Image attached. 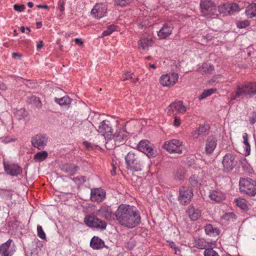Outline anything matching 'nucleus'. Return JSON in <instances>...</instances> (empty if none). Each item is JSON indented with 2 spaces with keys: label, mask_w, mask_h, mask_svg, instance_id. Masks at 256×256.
<instances>
[{
  "label": "nucleus",
  "mask_w": 256,
  "mask_h": 256,
  "mask_svg": "<svg viewBox=\"0 0 256 256\" xmlns=\"http://www.w3.org/2000/svg\"><path fill=\"white\" fill-rule=\"evenodd\" d=\"M173 26L170 23H166L158 32V36L160 39H164L172 34Z\"/></svg>",
  "instance_id": "nucleus-21"
},
{
  "label": "nucleus",
  "mask_w": 256,
  "mask_h": 256,
  "mask_svg": "<svg viewBox=\"0 0 256 256\" xmlns=\"http://www.w3.org/2000/svg\"><path fill=\"white\" fill-rule=\"evenodd\" d=\"M107 7L105 4H97L91 10V14L98 19H100L106 16Z\"/></svg>",
  "instance_id": "nucleus-16"
},
{
  "label": "nucleus",
  "mask_w": 256,
  "mask_h": 256,
  "mask_svg": "<svg viewBox=\"0 0 256 256\" xmlns=\"http://www.w3.org/2000/svg\"><path fill=\"white\" fill-rule=\"evenodd\" d=\"M138 150L145 154L149 158L156 157V150L154 148L152 145L147 140L140 141L138 145Z\"/></svg>",
  "instance_id": "nucleus-11"
},
{
  "label": "nucleus",
  "mask_w": 256,
  "mask_h": 256,
  "mask_svg": "<svg viewBox=\"0 0 256 256\" xmlns=\"http://www.w3.org/2000/svg\"><path fill=\"white\" fill-rule=\"evenodd\" d=\"M115 217L120 225L128 228L136 226L141 221L139 211L128 204H120L115 212Z\"/></svg>",
  "instance_id": "nucleus-1"
},
{
  "label": "nucleus",
  "mask_w": 256,
  "mask_h": 256,
  "mask_svg": "<svg viewBox=\"0 0 256 256\" xmlns=\"http://www.w3.org/2000/svg\"><path fill=\"white\" fill-rule=\"evenodd\" d=\"M128 132L123 128L118 130L114 135H112V138H114L116 142L120 144L124 142L128 138Z\"/></svg>",
  "instance_id": "nucleus-24"
},
{
  "label": "nucleus",
  "mask_w": 256,
  "mask_h": 256,
  "mask_svg": "<svg viewBox=\"0 0 256 256\" xmlns=\"http://www.w3.org/2000/svg\"><path fill=\"white\" fill-rule=\"evenodd\" d=\"M98 212L100 216L108 220H114L116 218L115 212L114 213L111 207L107 205H102Z\"/></svg>",
  "instance_id": "nucleus-17"
},
{
  "label": "nucleus",
  "mask_w": 256,
  "mask_h": 256,
  "mask_svg": "<svg viewBox=\"0 0 256 256\" xmlns=\"http://www.w3.org/2000/svg\"><path fill=\"white\" fill-rule=\"evenodd\" d=\"M139 47L143 50H148L150 46H152L153 41L151 38H143L139 41Z\"/></svg>",
  "instance_id": "nucleus-27"
},
{
  "label": "nucleus",
  "mask_w": 256,
  "mask_h": 256,
  "mask_svg": "<svg viewBox=\"0 0 256 256\" xmlns=\"http://www.w3.org/2000/svg\"><path fill=\"white\" fill-rule=\"evenodd\" d=\"M209 196L212 200L215 202H219L222 200V198L220 196L218 195L216 192L212 191L210 192Z\"/></svg>",
  "instance_id": "nucleus-44"
},
{
  "label": "nucleus",
  "mask_w": 256,
  "mask_h": 256,
  "mask_svg": "<svg viewBox=\"0 0 256 256\" xmlns=\"http://www.w3.org/2000/svg\"><path fill=\"white\" fill-rule=\"evenodd\" d=\"M132 0H115L114 2L116 5L120 6H124L132 2Z\"/></svg>",
  "instance_id": "nucleus-47"
},
{
  "label": "nucleus",
  "mask_w": 256,
  "mask_h": 256,
  "mask_svg": "<svg viewBox=\"0 0 256 256\" xmlns=\"http://www.w3.org/2000/svg\"><path fill=\"white\" fill-rule=\"evenodd\" d=\"M14 10L18 12H22L25 8V6L23 4H16L14 6Z\"/></svg>",
  "instance_id": "nucleus-50"
},
{
  "label": "nucleus",
  "mask_w": 256,
  "mask_h": 256,
  "mask_svg": "<svg viewBox=\"0 0 256 256\" xmlns=\"http://www.w3.org/2000/svg\"><path fill=\"white\" fill-rule=\"evenodd\" d=\"M214 69V66L209 63H204L202 64V68H200V71L202 73L206 74L210 73V72L213 70Z\"/></svg>",
  "instance_id": "nucleus-37"
},
{
  "label": "nucleus",
  "mask_w": 256,
  "mask_h": 256,
  "mask_svg": "<svg viewBox=\"0 0 256 256\" xmlns=\"http://www.w3.org/2000/svg\"><path fill=\"white\" fill-rule=\"evenodd\" d=\"M61 170L68 174L74 176L80 170V168L74 164L66 163L62 166Z\"/></svg>",
  "instance_id": "nucleus-23"
},
{
  "label": "nucleus",
  "mask_w": 256,
  "mask_h": 256,
  "mask_svg": "<svg viewBox=\"0 0 256 256\" xmlns=\"http://www.w3.org/2000/svg\"><path fill=\"white\" fill-rule=\"evenodd\" d=\"M12 240H8L6 242L0 246V254L2 256H12L15 250L10 247Z\"/></svg>",
  "instance_id": "nucleus-19"
},
{
  "label": "nucleus",
  "mask_w": 256,
  "mask_h": 256,
  "mask_svg": "<svg viewBox=\"0 0 256 256\" xmlns=\"http://www.w3.org/2000/svg\"><path fill=\"white\" fill-rule=\"evenodd\" d=\"M106 196V192L100 188L91 190L90 199L94 202H100L103 201Z\"/></svg>",
  "instance_id": "nucleus-18"
},
{
  "label": "nucleus",
  "mask_w": 256,
  "mask_h": 256,
  "mask_svg": "<svg viewBox=\"0 0 256 256\" xmlns=\"http://www.w3.org/2000/svg\"><path fill=\"white\" fill-rule=\"evenodd\" d=\"M218 10L220 13L224 14H228V12L226 10L225 4L218 6Z\"/></svg>",
  "instance_id": "nucleus-49"
},
{
  "label": "nucleus",
  "mask_w": 256,
  "mask_h": 256,
  "mask_svg": "<svg viewBox=\"0 0 256 256\" xmlns=\"http://www.w3.org/2000/svg\"><path fill=\"white\" fill-rule=\"evenodd\" d=\"M37 233L38 236L42 240H45L46 238V234L44 232L42 226L38 225L37 226Z\"/></svg>",
  "instance_id": "nucleus-46"
},
{
  "label": "nucleus",
  "mask_w": 256,
  "mask_h": 256,
  "mask_svg": "<svg viewBox=\"0 0 256 256\" xmlns=\"http://www.w3.org/2000/svg\"><path fill=\"white\" fill-rule=\"evenodd\" d=\"M240 190L250 196L256 194V182L250 178H240Z\"/></svg>",
  "instance_id": "nucleus-4"
},
{
  "label": "nucleus",
  "mask_w": 256,
  "mask_h": 256,
  "mask_svg": "<svg viewBox=\"0 0 256 256\" xmlns=\"http://www.w3.org/2000/svg\"><path fill=\"white\" fill-rule=\"evenodd\" d=\"M90 246L94 250L102 248L104 246V242L98 236H94L90 242Z\"/></svg>",
  "instance_id": "nucleus-26"
},
{
  "label": "nucleus",
  "mask_w": 256,
  "mask_h": 256,
  "mask_svg": "<svg viewBox=\"0 0 256 256\" xmlns=\"http://www.w3.org/2000/svg\"><path fill=\"white\" fill-rule=\"evenodd\" d=\"M246 14L250 18L256 17V3L250 5L246 9Z\"/></svg>",
  "instance_id": "nucleus-31"
},
{
  "label": "nucleus",
  "mask_w": 256,
  "mask_h": 256,
  "mask_svg": "<svg viewBox=\"0 0 256 256\" xmlns=\"http://www.w3.org/2000/svg\"><path fill=\"white\" fill-rule=\"evenodd\" d=\"M132 74H130L128 72L127 74H126L125 76L122 78V79L123 81H125L128 79H132Z\"/></svg>",
  "instance_id": "nucleus-55"
},
{
  "label": "nucleus",
  "mask_w": 256,
  "mask_h": 256,
  "mask_svg": "<svg viewBox=\"0 0 256 256\" xmlns=\"http://www.w3.org/2000/svg\"><path fill=\"white\" fill-rule=\"evenodd\" d=\"M80 128V132L86 136H89L92 132L91 127L92 125L89 122L82 124Z\"/></svg>",
  "instance_id": "nucleus-33"
},
{
  "label": "nucleus",
  "mask_w": 256,
  "mask_h": 256,
  "mask_svg": "<svg viewBox=\"0 0 256 256\" xmlns=\"http://www.w3.org/2000/svg\"><path fill=\"white\" fill-rule=\"evenodd\" d=\"M208 128L204 125L200 126L198 128L192 132L194 138H204L208 134Z\"/></svg>",
  "instance_id": "nucleus-22"
},
{
  "label": "nucleus",
  "mask_w": 256,
  "mask_h": 256,
  "mask_svg": "<svg viewBox=\"0 0 256 256\" xmlns=\"http://www.w3.org/2000/svg\"><path fill=\"white\" fill-rule=\"evenodd\" d=\"M83 144L88 149H91L92 148V144L88 142H84Z\"/></svg>",
  "instance_id": "nucleus-58"
},
{
  "label": "nucleus",
  "mask_w": 256,
  "mask_h": 256,
  "mask_svg": "<svg viewBox=\"0 0 256 256\" xmlns=\"http://www.w3.org/2000/svg\"><path fill=\"white\" fill-rule=\"evenodd\" d=\"M251 124H253L256 122V112H252L250 118Z\"/></svg>",
  "instance_id": "nucleus-52"
},
{
  "label": "nucleus",
  "mask_w": 256,
  "mask_h": 256,
  "mask_svg": "<svg viewBox=\"0 0 256 256\" xmlns=\"http://www.w3.org/2000/svg\"><path fill=\"white\" fill-rule=\"evenodd\" d=\"M186 109L185 106L182 104V102H174L170 104L166 108V112L168 115L176 116L177 113L184 114Z\"/></svg>",
  "instance_id": "nucleus-12"
},
{
  "label": "nucleus",
  "mask_w": 256,
  "mask_h": 256,
  "mask_svg": "<svg viewBox=\"0 0 256 256\" xmlns=\"http://www.w3.org/2000/svg\"><path fill=\"white\" fill-rule=\"evenodd\" d=\"M43 46L42 41H39L36 44L37 50H40Z\"/></svg>",
  "instance_id": "nucleus-60"
},
{
  "label": "nucleus",
  "mask_w": 256,
  "mask_h": 256,
  "mask_svg": "<svg viewBox=\"0 0 256 256\" xmlns=\"http://www.w3.org/2000/svg\"><path fill=\"white\" fill-rule=\"evenodd\" d=\"M125 160L128 170L132 172H140L143 167V162L140 160L137 153L130 151L125 156Z\"/></svg>",
  "instance_id": "nucleus-3"
},
{
  "label": "nucleus",
  "mask_w": 256,
  "mask_h": 256,
  "mask_svg": "<svg viewBox=\"0 0 256 256\" xmlns=\"http://www.w3.org/2000/svg\"><path fill=\"white\" fill-rule=\"evenodd\" d=\"M204 256H219L217 252L212 248H207L204 252Z\"/></svg>",
  "instance_id": "nucleus-45"
},
{
  "label": "nucleus",
  "mask_w": 256,
  "mask_h": 256,
  "mask_svg": "<svg viewBox=\"0 0 256 256\" xmlns=\"http://www.w3.org/2000/svg\"><path fill=\"white\" fill-rule=\"evenodd\" d=\"M72 180L78 185L81 186L86 182V177L82 176L72 178Z\"/></svg>",
  "instance_id": "nucleus-43"
},
{
  "label": "nucleus",
  "mask_w": 256,
  "mask_h": 256,
  "mask_svg": "<svg viewBox=\"0 0 256 256\" xmlns=\"http://www.w3.org/2000/svg\"><path fill=\"white\" fill-rule=\"evenodd\" d=\"M206 233L210 236H215L218 234V230L212 226L210 224L205 226Z\"/></svg>",
  "instance_id": "nucleus-32"
},
{
  "label": "nucleus",
  "mask_w": 256,
  "mask_h": 256,
  "mask_svg": "<svg viewBox=\"0 0 256 256\" xmlns=\"http://www.w3.org/2000/svg\"><path fill=\"white\" fill-rule=\"evenodd\" d=\"M31 142L34 147L38 150H42L47 144L48 138L45 134H38L32 137Z\"/></svg>",
  "instance_id": "nucleus-13"
},
{
  "label": "nucleus",
  "mask_w": 256,
  "mask_h": 256,
  "mask_svg": "<svg viewBox=\"0 0 256 256\" xmlns=\"http://www.w3.org/2000/svg\"><path fill=\"white\" fill-rule=\"evenodd\" d=\"M238 161L236 156L233 154H226L223 158L222 164L224 166V172L232 171L236 166Z\"/></svg>",
  "instance_id": "nucleus-8"
},
{
  "label": "nucleus",
  "mask_w": 256,
  "mask_h": 256,
  "mask_svg": "<svg viewBox=\"0 0 256 256\" xmlns=\"http://www.w3.org/2000/svg\"><path fill=\"white\" fill-rule=\"evenodd\" d=\"M84 222L89 227L101 230H105L107 226L106 223L104 221L94 216H86L84 219Z\"/></svg>",
  "instance_id": "nucleus-7"
},
{
  "label": "nucleus",
  "mask_w": 256,
  "mask_h": 256,
  "mask_svg": "<svg viewBox=\"0 0 256 256\" xmlns=\"http://www.w3.org/2000/svg\"><path fill=\"white\" fill-rule=\"evenodd\" d=\"M48 156L46 151H42L37 152L34 156V159L36 162H42L45 160Z\"/></svg>",
  "instance_id": "nucleus-36"
},
{
  "label": "nucleus",
  "mask_w": 256,
  "mask_h": 256,
  "mask_svg": "<svg viewBox=\"0 0 256 256\" xmlns=\"http://www.w3.org/2000/svg\"><path fill=\"white\" fill-rule=\"evenodd\" d=\"M37 7L38 8H43L46 10L48 9V6L47 5H42V4H39L37 6Z\"/></svg>",
  "instance_id": "nucleus-62"
},
{
  "label": "nucleus",
  "mask_w": 256,
  "mask_h": 256,
  "mask_svg": "<svg viewBox=\"0 0 256 256\" xmlns=\"http://www.w3.org/2000/svg\"><path fill=\"white\" fill-rule=\"evenodd\" d=\"M256 95V82H246L238 85L236 92L231 98L232 100L240 101L244 98H250Z\"/></svg>",
  "instance_id": "nucleus-2"
},
{
  "label": "nucleus",
  "mask_w": 256,
  "mask_h": 256,
  "mask_svg": "<svg viewBox=\"0 0 256 256\" xmlns=\"http://www.w3.org/2000/svg\"><path fill=\"white\" fill-rule=\"evenodd\" d=\"M112 128L110 121L107 120H103L98 127V132L102 134L98 136L100 137L102 140H111L112 134Z\"/></svg>",
  "instance_id": "nucleus-9"
},
{
  "label": "nucleus",
  "mask_w": 256,
  "mask_h": 256,
  "mask_svg": "<svg viewBox=\"0 0 256 256\" xmlns=\"http://www.w3.org/2000/svg\"><path fill=\"white\" fill-rule=\"evenodd\" d=\"M200 12L202 16L210 17L216 12V5L211 0H202L200 2Z\"/></svg>",
  "instance_id": "nucleus-6"
},
{
  "label": "nucleus",
  "mask_w": 256,
  "mask_h": 256,
  "mask_svg": "<svg viewBox=\"0 0 256 256\" xmlns=\"http://www.w3.org/2000/svg\"><path fill=\"white\" fill-rule=\"evenodd\" d=\"M192 196L193 191L190 186H183L180 188L178 200L182 205L188 204Z\"/></svg>",
  "instance_id": "nucleus-10"
},
{
  "label": "nucleus",
  "mask_w": 256,
  "mask_h": 256,
  "mask_svg": "<svg viewBox=\"0 0 256 256\" xmlns=\"http://www.w3.org/2000/svg\"><path fill=\"white\" fill-rule=\"evenodd\" d=\"M178 75L177 73L166 74L160 76V83L163 86H172L178 82Z\"/></svg>",
  "instance_id": "nucleus-14"
},
{
  "label": "nucleus",
  "mask_w": 256,
  "mask_h": 256,
  "mask_svg": "<svg viewBox=\"0 0 256 256\" xmlns=\"http://www.w3.org/2000/svg\"><path fill=\"white\" fill-rule=\"evenodd\" d=\"M12 56L14 58H18V60L21 58V55L16 52L12 53Z\"/></svg>",
  "instance_id": "nucleus-59"
},
{
  "label": "nucleus",
  "mask_w": 256,
  "mask_h": 256,
  "mask_svg": "<svg viewBox=\"0 0 256 256\" xmlns=\"http://www.w3.org/2000/svg\"><path fill=\"white\" fill-rule=\"evenodd\" d=\"M195 177L194 176L193 177H191L190 179V182L192 186H196L198 184V182L196 181L194 179Z\"/></svg>",
  "instance_id": "nucleus-57"
},
{
  "label": "nucleus",
  "mask_w": 256,
  "mask_h": 256,
  "mask_svg": "<svg viewBox=\"0 0 256 256\" xmlns=\"http://www.w3.org/2000/svg\"><path fill=\"white\" fill-rule=\"evenodd\" d=\"M116 26L114 24L109 26L107 29L103 32L102 34V36L104 37L110 35L113 32L116 30Z\"/></svg>",
  "instance_id": "nucleus-42"
},
{
  "label": "nucleus",
  "mask_w": 256,
  "mask_h": 256,
  "mask_svg": "<svg viewBox=\"0 0 256 256\" xmlns=\"http://www.w3.org/2000/svg\"><path fill=\"white\" fill-rule=\"evenodd\" d=\"M244 154L246 156H248L250 154V144H247L244 145Z\"/></svg>",
  "instance_id": "nucleus-51"
},
{
  "label": "nucleus",
  "mask_w": 256,
  "mask_h": 256,
  "mask_svg": "<svg viewBox=\"0 0 256 256\" xmlns=\"http://www.w3.org/2000/svg\"><path fill=\"white\" fill-rule=\"evenodd\" d=\"M36 24L38 26V28H41V26H42V22H36Z\"/></svg>",
  "instance_id": "nucleus-63"
},
{
  "label": "nucleus",
  "mask_w": 256,
  "mask_h": 256,
  "mask_svg": "<svg viewBox=\"0 0 256 256\" xmlns=\"http://www.w3.org/2000/svg\"><path fill=\"white\" fill-rule=\"evenodd\" d=\"M58 8L62 12H64V2L63 1L60 0L58 2Z\"/></svg>",
  "instance_id": "nucleus-53"
},
{
  "label": "nucleus",
  "mask_w": 256,
  "mask_h": 256,
  "mask_svg": "<svg viewBox=\"0 0 256 256\" xmlns=\"http://www.w3.org/2000/svg\"><path fill=\"white\" fill-rule=\"evenodd\" d=\"M0 194L6 197L7 200H10L12 198L13 192L12 190L2 189L0 191Z\"/></svg>",
  "instance_id": "nucleus-40"
},
{
  "label": "nucleus",
  "mask_w": 256,
  "mask_h": 256,
  "mask_svg": "<svg viewBox=\"0 0 256 256\" xmlns=\"http://www.w3.org/2000/svg\"><path fill=\"white\" fill-rule=\"evenodd\" d=\"M4 170L8 175L16 176L22 172V168L17 164L4 162Z\"/></svg>",
  "instance_id": "nucleus-15"
},
{
  "label": "nucleus",
  "mask_w": 256,
  "mask_h": 256,
  "mask_svg": "<svg viewBox=\"0 0 256 256\" xmlns=\"http://www.w3.org/2000/svg\"><path fill=\"white\" fill-rule=\"evenodd\" d=\"M27 113L25 110L24 108H20L17 110L15 112V116L16 118L18 120H22L26 116Z\"/></svg>",
  "instance_id": "nucleus-41"
},
{
  "label": "nucleus",
  "mask_w": 256,
  "mask_h": 256,
  "mask_svg": "<svg viewBox=\"0 0 256 256\" xmlns=\"http://www.w3.org/2000/svg\"><path fill=\"white\" fill-rule=\"evenodd\" d=\"M250 25L248 20H245L244 21H240L237 22V26L238 28H246Z\"/></svg>",
  "instance_id": "nucleus-48"
},
{
  "label": "nucleus",
  "mask_w": 256,
  "mask_h": 256,
  "mask_svg": "<svg viewBox=\"0 0 256 256\" xmlns=\"http://www.w3.org/2000/svg\"><path fill=\"white\" fill-rule=\"evenodd\" d=\"M226 10L228 12V14L231 15L234 13L238 12L240 8L238 5L236 3L226 2L225 3Z\"/></svg>",
  "instance_id": "nucleus-29"
},
{
  "label": "nucleus",
  "mask_w": 256,
  "mask_h": 256,
  "mask_svg": "<svg viewBox=\"0 0 256 256\" xmlns=\"http://www.w3.org/2000/svg\"><path fill=\"white\" fill-rule=\"evenodd\" d=\"M74 42L76 44L80 45V46L82 45V42L81 40H80L78 38H76L74 40Z\"/></svg>",
  "instance_id": "nucleus-61"
},
{
  "label": "nucleus",
  "mask_w": 256,
  "mask_h": 256,
  "mask_svg": "<svg viewBox=\"0 0 256 256\" xmlns=\"http://www.w3.org/2000/svg\"><path fill=\"white\" fill-rule=\"evenodd\" d=\"M236 205L243 210H246L248 206L246 204V201L244 199H236L235 200Z\"/></svg>",
  "instance_id": "nucleus-39"
},
{
  "label": "nucleus",
  "mask_w": 256,
  "mask_h": 256,
  "mask_svg": "<svg viewBox=\"0 0 256 256\" xmlns=\"http://www.w3.org/2000/svg\"><path fill=\"white\" fill-rule=\"evenodd\" d=\"M242 138L244 139L243 143H244V145L246 144H250L248 142V134L246 133H244L243 134H242Z\"/></svg>",
  "instance_id": "nucleus-54"
},
{
  "label": "nucleus",
  "mask_w": 256,
  "mask_h": 256,
  "mask_svg": "<svg viewBox=\"0 0 256 256\" xmlns=\"http://www.w3.org/2000/svg\"><path fill=\"white\" fill-rule=\"evenodd\" d=\"M54 102L62 106L68 107L70 104V99L68 96H64L60 98L55 97Z\"/></svg>",
  "instance_id": "nucleus-30"
},
{
  "label": "nucleus",
  "mask_w": 256,
  "mask_h": 256,
  "mask_svg": "<svg viewBox=\"0 0 256 256\" xmlns=\"http://www.w3.org/2000/svg\"><path fill=\"white\" fill-rule=\"evenodd\" d=\"M216 91V88H210L204 90L203 92L199 96L198 100H201L208 96H210Z\"/></svg>",
  "instance_id": "nucleus-35"
},
{
  "label": "nucleus",
  "mask_w": 256,
  "mask_h": 256,
  "mask_svg": "<svg viewBox=\"0 0 256 256\" xmlns=\"http://www.w3.org/2000/svg\"><path fill=\"white\" fill-rule=\"evenodd\" d=\"M174 124L176 126H178L180 125V118L176 116H174Z\"/></svg>",
  "instance_id": "nucleus-56"
},
{
  "label": "nucleus",
  "mask_w": 256,
  "mask_h": 256,
  "mask_svg": "<svg viewBox=\"0 0 256 256\" xmlns=\"http://www.w3.org/2000/svg\"><path fill=\"white\" fill-rule=\"evenodd\" d=\"M186 174V171L185 170L182 168H180L178 169L176 172L174 178L176 180H182L184 178Z\"/></svg>",
  "instance_id": "nucleus-38"
},
{
  "label": "nucleus",
  "mask_w": 256,
  "mask_h": 256,
  "mask_svg": "<svg viewBox=\"0 0 256 256\" xmlns=\"http://www.w3.org/2000/svg\"><path fill=\"white\" fill-rule=\"evenodd\" d=\"M28 102L32 104L34 106L37 108H40L41 106L42 103L38 98L32 96H28Z\"/></svg>",
  "instance_id": "nucleus-34"
},
{
  "label": "nucleus",
  "mask_w": 256,
  "mask_h": 256,
  "mask_svg": "<svg viewBox=\"0 0 256 256\" xmlns=\"http://www.w3.org/2000/svg\"><path fill=\"white\" fill-rule=\"evenodd\" d=\"M190 218L192 221L198 220L201 216V212L198 208H195L193 206H190L187 210Z\"/></svg>",
  "instance_id": "nucleus-25"
},
{
  "label": "nucleus",
  "mask_w": 256,
  "mask_h": 256,
  "mask_svg": "<svg viewBox=\"0 0 256 256\" xmlns=\"http://www.w3.org/2000/svg\"><path fill=\"white\" fill-rule=\"evenodd\" d=\"M28 6L29 8H32L34 6V4L32 2H30L28 3Z\"/></svg>",
  "instance_id": "nucleus-64"
},
{
  "label": "nucleus",
  "mask_w": 256,
  "mask_h": 256,
  "mask_svg": "<svg viewBox=\"0 0 256 256\" xmlns=\"http://www.w3.org/2000/svg\"><path fill=\"white\" fill-rule=\"evenodd\" d=\"M217 145V138L214 136H210L208 138L206 141L205 152L208 154L213 152Z\"/></svg>",
  "instance_id": "nucleus-20"
},
{
  "label": "nucleus",
  "mask_w": 256,
  "mask_h": 256,
  "mask_svg": "<svg viewBox=\"0 0 256 256\" xmlns=\"http://www.w3.org/2000/svg\"><path fill=\"white\" fill-rule=\"evenodd\" d=\"M194 246L199 249H206L210 243L204 238L194 239Z\"/></svg>",
  "instance_id": "nucleus-28"
},
{
  "label": "nucleus",
  "mask_w": 256,
  "mask_h": 256,
  "mask_svg": "<svg viewBox=\"0 0 256 256\" xmlns=\"http://www.w3.org/2000/svg\"><path fill=\"white\" fill-rule=\"evenodd\" d=\"M162 148L170 153L178 154H182L185 150L182 142L176 139L164 142Z\"/></svg>",
  "instance_id": "nucleus-5"
}]
</instances>
